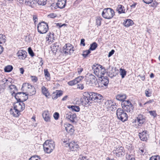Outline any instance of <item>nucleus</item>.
I'll return each mask as SVG.
<instances>
[{"mask_svg":"<svg viewBox=\"0 0 160 160\" xmlns=\"http://www.w3.org/2000/svg\"><path fill=\"white\" fill-rule=\"evenodd\" d=\"M28 95L25 92H19L15 94V98L18 101L22 102L28 99Z\"/></svg>","mask_w":160,"mask_h":160,"instance_id":"423d86ee","label":"nucleus"},{"mask_svg":"<svg viewBox=\"0 0 160 160\" xmlns=\"http://www.w3.org/2000/svg\"><path fill=\"white\" fill-rule=\"evenodd\" d=\"M5 82H4V84L5 85H8L9 86V85H10V84L11 83V80L10 79H5Z\"/></svg>","mask_w":160,"mask_h":160,"instance_id":"864d4df0","label":"nucleus"},{"mask_svg":"<svg viewBox=\"0 0 160 160\" xmlns=\"http://www.w3.org/2000/svg\"><path fill=\"white\" fill-rule=\"evenodd\" d=\"M147 132V131H145L139 133V137L141 140L143 141L147 140L148 136Z\"/></svg>","mask_w":160,"mask_h":160,"instance_id":"6ab92c4d","label":"nucleus"},{"mask_svg":"<svg viewBox=\"0 0 160 160\" xmlns=\"http://www.w3.org/2000/svg\"><path fill=\"white\" fill-rule=\"evenodd\" d=\"M58 97V95H57V94H56V92H54L52 95V99H56Z\"/></svg>","mask_w":160,"mask_h":160,"instance_id":"6e6d98bb","label":"nucleus"},{"mask_svg":"<svg viewBox=\"0 0 160 160\" xmlns=\"http://www.w3.org/2000/svg\"><path fill=\"white\" fill-rule=\"evenodd\" d=\"M56 92H56V94L58 97H59L62 95V91H56Z\"/></svg>","mask_w":160,"mask_h":160,"instance_id":"13d9d810","label":"nucleus"},{"mask_svg":"<svg viewBox=\"0 0 160 160\" xmlns=\"http://www.w3.org/2000/svg\"><path fill=\"white\" fill-rule=\"evenodd\" d=\"M68 108H71L72 111L78 112L80 111V108L79 106L75 105H70L68 107Z\"/></svg>","mask_w":160,"mask_h":160,"instance_id":"c756f323","label":"nucleus"},{"mask_svg":"<svg viewBox=\"0 0 160 160\" xmlns=\"http://www.w3.org/2000/svg\"><path fill=\"white\" fill-rule=\"evenodd\" d=\"M158 158L157 156H152L150 158L149 160H158Z\"/></svg>","mask_w":160,"mask_h":160,"instance_id":"680f3d73","label":"nucleus"},{"mask_svg":"<svg viewBox=\"0 0 160 160\" xmlns=\"http://www.w3.org/2000/svg\"><path fill=\"white\" fill-rule=\"evenodd\" d=\"M43 118L46 122H49L50 120V116L48 111H45L42 114Z\"/></svg>","mask_w":160,"mask_h":160,"instance_id":"f3484780","label":"nucleus"},{"mask_svg":"<svg viewBox=\"0 0 160 160\" xmlns=\"http://www.w3.org/2000/svg\"><path fill=\"white\" fill-rule=\"evenodd\" d=\"M126 97L127 96L126 94H120L117 95L116 96V99L118 100L122 101V102L125 100Z\"/></svg>","mask_w":160,"mask_h":160,"instance_id":"b1692460","label":"nucleus"},{"mask_svg":"<svg viewBox=\"0 0 160 160\" xmlns=\"http://www.w3.org/2000/svg\"><path fill=\"white\" fill-rule=\"evenodd\" d=\"M66 146L69 147L70 150L72 151H77L79 147L78 144L74 142L67 143Z\"/></svg>","mask_w":160,"mask_h":160,"instance_id":"f8f14e48","label":"nucleus"},{"mask_svg":"<svg viewBox=\"0 0 160 160\" xmlns=\"http://www.w3.org/2000/svg\"><path fill=\"white\" fill-rule=\"evenodd\" d=\"M26 5L32 7L36 6L37 2L35 0H26L25 2Z\"/></svg>","mask_w":160,"mask_h":160,"instance_id":"4be33fe9","label":"nucleus"},{"mask_svg":"<svg viewBox=\"0 0 160 160\" xmlns=\"http://www.w3.org/2000/svg\"><path fill=\"white\" fill-rule=\"evenodd\" d=\"M89 95H91V97H90V99L92 101H94L95 102H101V100L102 98V96L100 94L94 92H90L89 93Z\"/></svg>","mask_w":160,"mask_h":160,"instance_id":"1a4fd4ad","label":"nucleus"},{"mask_svg":"<svg viewBox=\"0 0 160 160\" xmlns=\"http://www.w3.org/2000/svg\"><path fill=\"white\" fill-rule=\"evenodd\" d=\"M115 52V51L114 50L112 49L111 51L108 54V57H110Z\"/></svg>","mask_w":160,"mask_h":160,"instance_id":"bf43d9fd","label":"nucleus"},{"mask_svg":"<svg viewBox=\"0 0 160 160\" xmlns=\"http://www.w3.org/2000/svg\"><path fill=\"white\" fill-rule=\"evenodd\" d=\"M114 107V105L112 104V102L111 100H108L105 103L104 107L108 109H111L112 107Z\"/></svg>","mask_w":160,"mask_h":160,"instance_id":"393cba45","label":"nucleus"},{"mask_svg":"<svg viewBox=\"0 0 160 160\" xmlns=\"http://www.w3.org/2000/svg\"><path fill=\"white\" fill-rule=\"evenodd\" d=\"M116 114L118 118L122 121L124 122L128 120L127 114L121 108H119L117 110Z\"/></svg>","mask_w":160,"mask_h":160,"instance_id":"20e7f679","label":"nucleus"},{"mask_svg":"<svg viewBox=\"0 0 160 160\" xmlns=\"http://www.w3.org/2000/svg\"><path fill=\"white\" fill-rule=\"evenodd\" d=\"M142 1L144 3L147 4L151 3L153 1V0H142Z\"/></svg>","mask_w":160,"mask_h":160,"instance_id":"5fc2aeb1","label":"nucleus"},{"mask_svg":"<svg viewBox=\"0 0 160 160\" xmlns=\"http://www.w3.org/2000/svg\"><path fill=\"white\" fill-rule=\"evenodd\" d=\"M42 92L46 97L50 95V93L49 92L48 89L44 86H42L41 88Z\"/></svg>","mask_w":160,"mask_h":160,"instance_id":"bb28decb","label":"nucleus"},{"mask_svg":"<svg viewBox=\"0 0 160 160\" xmlns=\"http://www.w3.org/2000/svg\"><path fill=\"white\" fill-rule=\"evenodd\" d=\"M138 77H140V79L142 81H144L145 78L144 75L142 76L141 75H139L138 76Z\"/></svg>","mask_w":160,"mask_h":160,"instance_id":"338daca9","label":"nucleus"},{"mask_svg":"<svg viewBox=\"0 0 160 160\" xmlns=\"http://www.w3.org/2000/svg\"><path fill=\"white\" fill-rule=\"evenodd\" d=\"M102 18L100 17H98L96 19V23L98 25L100 26L101 25V21Z\"/></svg>","mask_w":160,"mask_h":160,"instance_id":"58836bf2","label":"nucleus"},{"mask_svg":"<svg viewBox=\"0 0 160 160\" xmlns=\"http://www.w3.org/2000/svg\"><path fill=\"white\" fill-rule=\"evenodd\" d=\"M25 86H27L28 87V89H31L32 88H34L33 86H32V85H31L30 84H29L28 83H24L23 84L22 87H23Z\"/></svg>","mask_w":160,"mask_h":160,"instance_id":"c03bdc74","label":"nucleus"},{"mask_svg":"<svg viewBox=\"0 0 160 160\" xmlns=\"http://www.w3.org/2000/svg\"><path fill=\"white\" fill-rule=\"evenodd\" d=\"M149 112L151 115L153 116L154 117H156L157 114L155 111H149Z\"/></svg>","mask_w":160,"mask_h":160,"instance_id":"09e8293b","label":"nucleus"},{"mask_svg":"<svg viewBox=\"0 0 160 160\" xmlns=\"http://www.w3.org/2000/svg\"><path fill=\"white\" fill-rule=\"evenodd\" d=\"M98 46V44L96 42H93L90 45V47L89 50H94L96 49Z\"/></svg>","mask_w":160,"mask_h":160,"instance_id":"2f4dec72","label":"nucleus"},{"mask_svg":"<svg viewBox=\"0 0 160 160\" xmlns=\"http://www.w3.org/2000/svg\"><path fill=\"white\" fill-rule=\"evenodd\" d=\"M125 10L124 7L121 5H118L117 8V10L119 13H125Z\"/></svg>","mask_w":160,"mask_h":160,"instance_id":"cd10ccee","label":"nucleus"},{"mask_svg":"<svg viewBox=\"0 0 160 160\" xmlns=\"http://www.w3.org/2000/svg\"><path fill=\"white\" fill-rule=\"evenodd\" d=\"M90 52L91 51L90 50L88 49V50L83 51L82 55L84 58H86Z\"/></svg>","mask_w":160,"mask_h":160,"instance_id":"ea45409f","label":"nucleus"},{"mask_svg":"<svg viewBox=\"0 0 160 160\" xmlns=\"http://www.w3.org/2000/svg\"><path fill=\"white\" fill-rule=\"evenodd\" d=\"M51 50L53 53H56L58 49V45L57 43L52 44L51 46Z\"/></svg>","mask_w":160,"mask_h":160,"instance_id":"c85d7f7f","label":"nucleus"},{"mask_svg":"<svg viewBox=\"0 0 160 160\" xmlns=\"http://www.w3.org/2000/svg\"><path fill=\"white\" fill-rule=\"evenodd\" d=\"M59 114L57 112H55L53 114V117L56 120L58 119L59 117Z\"/></svg>","mask_w":160,"mask_h":160,"instance_id":"3c124183","label":"nucleus"},{"mask_svg":"<svg viewBox=\"0 0 160 160\" xmlns=\"http://www.w3.org/2000/svg\"><path fill=\"white\" fill-rule=\"evenodd\" d=\"M77 88L78 89H80L81 90L83 89L84 88V86L83 84L82 83H80L77 85Z\"/></svg>","mask_w":160,"mask_h":160,"instance_id":"de8ad7c7","label":"nucleus"},{"mask_svg":"<svg viewBox=\"0 0 160 160\" xmlns=\"http://www.w3.org/2000/svg\"><path fill=\"white\" fill-rule=\"evenodd\" d=\"M123 110L127 112H129L130 113H132L133 111V106L132 104H129V105H127L122 108Z\"/></svg>","mask_w":160,"mask_h":160,"instance_id":"a211bd4d","label":"nucleus"},{"mask_svg":"<svg viewBox=\"0 0 160 160\" xmlns=\"http://www.w3.org/2000/svg\"><path fill=\"white\" fill-rule=\"evenodd\" d=\"M76 80H75V79L74 80H72L70 81L69 82H68V84L70 85V86H73L74 85L77 83L76 82Z\"/></svg>","mask_w":160,"mask_h":160,"instance_id":"79ce46f5","label":"nucleus"},{"mask_svg":"<svg viewBox=\"0 0 160 160\" xmlns=\"http://www.w3.org/2000/svg\"><path fill=\"white\" fill-rule=\"evenodd\" d=\"M72 46L70 43H67L63 48V52L66 55H71L73 53L74 50Z\"/></svg>","mask_w":160,"mask_h":160,"instance_id":"9d476101","label":"nucleus"},{"mask_svg":"<svg viewBox=\"0 0 160 160\" xmlns=\"http://www.w3.org/2000/svg\"><path fill=\"white\" fill-rule=\"evenodd\" d=\"M32 81L34 82H36L38 80L37 77L35 76H31Z\"/></svg>","mask_w":160,"mask_h":160,"instance_id":"8fccbe9b","label":"nucleus"},{"mask_svg":"<svg viewBox=\"0 0 160 160\" xmlns=\"http://www.w3.org/2000/svg\"><path fill=\"white\" fill-rule=\"evenodd\" d=\"M14 108L16 110V111L21 112L23 111L25 108V105L23 102H20L18 101L14 104Z\"/></svg>","mask_w":160,"mask_h":160,"instance_id":"9b49d317","label":"nucleus"},{"mask_svg":"<svg viewBox=\"0 0 160 160\" xmlns=\"http://www.w3.org/2000/svg\"><path fill=\"white\" fill-rule=\"evenodd\" d=\"M133 22L130 19L127 20L124 23V24L125 27H129L130 26L132 25Z\"/></svg>","mask_w":160,"mask_h":160,"instance_id":"473e14b6","label":"nucleus"},{"mask_svg":"<svg viewBox=\"0 0 160 160\" xmlns=\"http://www.w3.org/2000/svg\"><path fill=\"white\" fill-rule=\"evenodd\" d=\"M55 146L54 142L52 140H47L43 144L45 152L48 153H51L53 150Z\"/></svg>","mask_w":160,"mask_h":160,"instance_id":"f03ea898","label":"nucleus"},{"mask_svg":"<svg viewBox=\"0 0 160 160\" xmlns=\"http://www.w3.org/2000/svg\"><path fill=\"white\" fill-rule=\"evenodd\" d=\"M149 89L146 90L145 91V93L146 97H149L152 95V92L151 91H149Z\"/></svg>","mask_w":160,"mask_h":160,"instance_id":"37998d69","label":"nucleus"},{"mask_svg":"<svg viewBox=\"0 0 160 160\" xmlns=\"http://www.w3.org/2000/svg\"><path fill=\"white\" fill-rule=\"evenodd\" d=\"M101 81L99 83V86L103 87V86H107L109 83L108 78L107 77H100Z\"/></svg>","mask_w":160,"mask_h":160,"instance_id":"ddd939ff","label":"nucleus"},{"mask_svg":"<svg viewBox=\"0 0 160 160\" xmlns=\"http://www.w3.org/2000/svg\"><path fill=\"white\" fill-rule=\"evenodd\" d=\"M9 88L10 89H13L15 90L17 89L16 86L13 85H9Z\"/></svg>","mask_w":160,"mask_h":160,"instance_id":"052dcab7","label":"nucleus"},{"mask_svg":"<svg viewBox=\"0 0 160 160\" xmlns=\"http://www.w3.org/2000/svg\"><path fill=\"white\" fill-rule=\"evenodd\" d=\"M44 71L45 78L47 79H49L50 78V74L48 71V69H45Z\"/></svg>","mask_w":160,"mask_h":160,"instance_id":"72a5a7b5","label":"nucleus"},{"mask_svg":"<svg viewBox=\"0 0 160 160\" xmlns=\"http://www.w3.org/2000/svg\"><path fill=\"white\" fill-rule=\"evenodd\" d=\"M158 5V3L156 2H154L151 5L152 7H156Z\"/></svg>","mask_w":160,"mask_h":160,"instance_id":"e2e57ef3","label":"nucleus"},{"mask_svg":"<svg viewBox=\"0 0 160 160\" xmlns=\"http://www.w3.org/2000/svg\"><path fill=\"white\" fill-rule=\"evenodd\" d=\"M28 52L29 54L32 57L34 56V53L30 47L28 48Z\"/></svg>","mask_w":160,"mask_h":160,"instance_id":"49530a36","label":"nucleus"},{"mask_svg":"<svg viewBox=\"0 0 160 160\" xmlns=\"http://www.w3.org/2000/svg\"><path fill=\"white\" fill-rule=\"evenodd\" d=\"M137 119L135 120H137L139 124H142L145 121V118L143 116L142 114H140L137 118Z\"/></svg>","mask_w":160,"mask_h":160,"instance_id":"5701e85b","label":"nucleus"},{"mask_svg":"<svg viewBox=\"0 0 160 160\" xmlns=\"http://www.w3.org/2000/svg\"><path fill=\"white\" fill-rule=\"evenodd\" d=\"M91 95L89 93L85 92L83 95V97L81 98V101L83 104L87 105L90 104L92 103V100L90 99V97Z\"/></svg>","mask_w":160,"mask_h":160,"instance_id":"6e6552de","label":"nucleus"},{"mask_svg":"<svg viewBox=\"0 0 160 160\" xmlns=\"http://www.w3.org/2000/svg\"><path fill=\"white\" fill-rule=\"evenodd\" d=\"M27 52L25 50H20L17 53V54L21 59H24L27 56Z\"/></svg>","mask_w":160,"mask_h":160,"instance_id":"4468645a","label":"nucleus"},{"mask_svg":"<svg viewBox=\"0 0 160 160\" xmlns=\"http://www.w3.org/2000/svg\"><path fill=\"white\" fill-rule=\"evenodd\" d=\"M48 17L50 18H53L56 17V15L55 14L52 13L48 15Z\"/></svg>","mask_w":160,"mask_h":160,"instance_id":"4d7b16f0","label":"nucleus"},{"mask_svg":"<svg viewBox=\"0 0 160 160\" xmlns=\"http://www.w3.org/2000/svg\"><path fill=\"white\" fill-rule=\"evenodd\" d=\"M120 75L121 76L122 78H123L126 74V72L124 69H120Z\"/></svg>","mask_w":160,"mask_h":160,"instance_id":"e433bc0d","label":"nucleus"},{"mask_svg":"<svg viewBox=\"0 0 160 160\" xmlns=\"http://www.w3.org/2000/svg\"><path fill=\"white\" fill-rule=\"evenodd\" d=\"M30 92V95L32 96L33 95L35 94L36 92V91L35 90V89L34 88H31L29 91Z\"/></svg>","mask_w":160,"mask_h":160,"instance_id":"a19ab883","label":"nucleus"},{"mask_svg":"<svg viewBox=\"0 0 160 160\" xmlns=\"http://www.w3.org/2000/svg\"><path fill=\"white\" fill-rule=\"evenodd\" d=\"M33 20L34 23H35L38 20L37 16L36 15H33Z\"/></svg>","mask_w":160,"mask_h":160,"instance_id":"0e129e2a","label":"nucleus"},{"mask_svg":"<svg viewBox=\"0 0 160 160\" xmlns=\"http://www.w3.org/2000/svg\"><path fill=\"white\" fill-rule=\"evenodd\" d=\"M92 68L94 74L99 78L102 77L106 72L104 67L97 64H94Z\"/></svg>","mask_w":160,"mask_h":160,"instance_id":"f257e3e1","label":"nucleus"},{"mask_svg":"<svg viewBox=\"0 0 160 160\" xmlns=\"http://www.w3.org/2000/svg\"><path fill=\"white\" fill-rule=\"evenodd\" d=\"M115 154L118 157H122L125 154L124 150L123 147H121L117 148L115 150Z\"/></svg>","mask_w":160,"mask_h":160,"instance_id":"2eb2a0df","label":"nucleus"},{"mask_svg":"<svg viewBox=\"0 0 160 160\" xmlns=\"http://www.w3.org/2000/svg\"><path fill=\"white\" fill-rule=\"evenodd\" d=\"M97 78L92 74H89L86 76V81L87 84L90 86H94L96 85Z\"/></svg>","mask_w":160,"mask_h":160,"instance_id":"0eeeda50","label":"nucleus"},{"mask_svg":"<svg viewBox=\"0 0 160 160\" xmlns=\"http://www.w3.org/2000/svg\"><path fill=\"white\" fill-rule=\"evenodd\" d=\"M85 39H82L81 40V44H82L83 46H84L85 45Z\"/></svg>","mask_w":160,"mask_h":160,"instance_id":"69168bd1","label":"nucleus"},{"mask_svg":"<svg viewBox=\"0 0 160 160\" xmlns=\"http://www.w3.org/2000/svg\"><path fill=\"white\" fill-rule=\"evenodd\" d=\"M76 114H72L71 113L69 112L66 114V118L68 119L71 122H75L74 119L76 118Z\"/></svg>","mask_w":160,"mask_h":160,"instance_id":"aec40b11","label":"nucleus"},{"mask_svg":"<svg viewBox=\"0 0 160 160\" xmlns=\"http://www.w3.org/2000/svg\"><path fill=\"white\" fill-rule=\"evenodd\" d=\"M83 78V77L81 76L76 78L75 79L76 80V83H77L81 81L82 80V79Z\"/></svg>","mask_w":160,"mask_h":160,"instance_id":"a18cd8bd","label":"nucleus"},{"mask_svg":"<svg viewBox=\"0 0 160 160\" xmlns=\"http://www.w3.org/2000/svg\"><path fill=\"white\" fill-rule=\"evenodd\" d=\"M66 0H58L57 4L58 7L60 8H63L66 6Z\"/></svg>","mask_w":160,"mask_h":160,"instance_id":"412c9836","label":"nucleus"},{"mask_svg":"<svg viewBox=\"0 0 160 160\" xmlns=\"http://www.w3.org/2000/svg\"><path fill=\"white\" fill-rule=\"evenodd\" d=\"M132 104L131 102L129 101H124L122 102L121 105L122 107H124L127 105H129V104Z\"/></svg>","mask_w":160,"mask_h":160,"instance_id":"c9c22d12","label":"nucleus"},{"mask_svg":"<svg viewBox=\"0 0 160 160\" xmlns=\"http://www.w3.org/2000/svg\"><path fill=\"white\" fill-rule=\"evenodd\" d=\"M81 160H89L87 157L83 156L81 159Z\"/></svg>","mask_w":160,"mask_h":160,"instance_id":"774afa93","label":"nucleus"},{"mask_svg":"<svg viewBox=\"0 0 160 160\" xmlns=\"http://www.w3.org/2000/svg\"><path fill=\"white\" fill-rule=\"evenodd\" d=\"M6 37L5 35L0 34V44L4 43L6 41Z\"/></svg>","mask_w":160,"mask_h":160,"instance_id":"7c9ffc66","label":"nucleus"},{"mask_svg":"<svg viewBox=\"0 0 160 160\" xmlns=\"http://www.w3.org/2000/svg\"><path fill=\"white\" fill-rule=\"evenodd\" d=\"M13 69V67L11 65H8L4 68V71L6 72H9Z\"/></svg>","mask_w":160,"mask_h":160,"instance_id":"f704fd0d","label":"nucleus"},{"mask_svg":"<svg viewBox=\"0 0 160 160\" xmlns=\"http://www.w3.org/2000/svg\"><path fill=\"white\" fill-rule=\"evenodd\" d=\"M64 127L66 131L68 133H69L71 135L73 133L74 130L73 127L72 125L68 123H66L64 124Z\"/></svg>","mask_w":160,"mask_h":160,"instance_id":"dca6fc26","label":"nucleus"},{"mask_svg":"<svg viewBox=\"0 0 160 160\" xmlns=\"http://www.w3.org/2000/svg\"><path fill=\"white\" fill-rule=\"evenodd\" d=\"M38 156H33L31 157L29 160H39L38 158Z\"/></svg>","mask_w":160,"mask_h":160,"instance_id":"603ef678","label":"nucleus"},{"mask_svg":"<svg viewBox=\"0 0 160 160\" xmlns=\"http://www.w3.org/2000/svg\"><path fill=\"white\" fill-rule=\"evenodd\" d=\"M47 0H38L37 2L40 5H44L46 3Z\"/></svg>","mask_w":160,"mask_h":160,"instance_id":"4c0bfd02","label":"nucleus"},{"mask_svg":"<svg viewBox=\"0 0 160 160\" xmlns=\"http://www.w3.org/2000/svg\"><path fill=\"white\" fill-rule=\"evenodd\" d=\"M115 15L113 9L110 8H105L103 9L102 13V17L107 19L112 18Z\"/></svg>","mask_w":160,"mask_h":160,"instance_id":"7ed1b4c3","label":"nucleus"},{"mask_svg":"<svg viewBox=\"0 0 160 160\" xmlns=\"http://www.w3.org/2000/svg\"><path fill=\"white\" fill-rule=\"evenodd\" d=\"M38 32L40 34L45 33L48 30V24L44 22L39 23L37 27Z\"/></svg>","mask_w":160,"mask_h":160,"instance_id":"39448f33","label":"nucleus"},{"mask_svg":"<svg viewBox=\"0 0 160 160\" xmlns=\"http://www.w3.org/2000/svg\"><path fill=\"white\" fill-rule=\"evenodd\" d=\"M10 113L13 115V116L15 117H18L20 114L19 111H16V110L14 108L13 109L11 108L10 110Z\"/></svg>","mask_w":160,"mask_h":160,"instance_id":"a878e982","label":"nucleus"}]
</instances>
